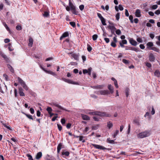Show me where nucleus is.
Returning <instances> with one entry per match:
<instances>
[{"label":"nucleus","instance_id":"1","mask_svg":"<svg viewBox=\"0 0 160 160\" xmlns=\"http://www.w3.org/2000/svg\"><path fill=\"white\" fill-rule=\"evenodd\" d=\"M89 114H92L93 115H96L99 116L100 117H111L112 115L110 113H108L105 112H89Z\"/></svg>","mask_w":160,"mask_h":160},{"label":"nucleus","instance_id":"2","mask_svg":"<svg viewBox=\"0 0 160 160\" xmlns=\"http://www.w3.org/2000/svg\"><path fill=\"white\" fill-rule=\"evenodd\" d=\"M151 134L150 131H145L143 132H140L137 135L138 138H142L149 136Z\"/></svg>","mask_w":160,"mask_h":160},{"label":"nucleus","instance_id":"3","mask_svg":"<svg viewBox=\"0 0 160 160\" xmlns=\"http://www.w3.org/2000/svg\"><path fill=\"white\" fill-rule=\"evenodd\" d=\"M69 6L72 10V13L74 14L77 15L78 12H77L75 7L71 2V0H69Z\"/></svg>","mask_w":160,"mask_h":160},{"label":"nucleus","instance_id":"4","mask_svg":"<svg viewBox=\"0 0 160 160\" xmlns=\"http://www.w3.org/2000/svg\"><path fill=\"white\" fill-rule=\"evenodd\" d=\"M110 24L111 25L108 26V28L110 29L112 34H114L116 36L115 34V32L116 31L117 29L114 26V24L113 23H110Z\"/></svg>","mask_w":160,"mask_h":160},{"label":"nucleus","instance_id":"5","mask_svg":"<svg viewBox=\"0 0 160 160\" xmlns=\"http://www.w3.org/2000/svg\"><path fill=\"white\" fill-rule=\"evenodd\" d=\"M91 145L96 149L102 150H110L109 148H107L103 146L100 145H99L96 144H91Z\"/></svg>","mask_w":160,"mask_h":160},{"label":"nucleus","instance_id":"6","mask_svg":"<svg viewBox=\"0 0 160 160\" xmlns=\"http://www.w3.org/2000/svg\"><path fill=\"white\" fill-rule=\"evenodd\" d=\"M0 55L7 62L10 61L9 58L3 52L0 50Z\"/></svg>","mask_w":160,"mask_h":160},{"label":"nucleus","instance_id":"7","mask_svg":"<svg viewBox=\"0 0 160 160\" xmlns=\"http://www.w3.org/2000/svg\"><path fill=\"white\" fill-rule=\"evenodd\" d=\"M130 43L133 46H136L138 44V42L133 38H131L129 40Z\"/></svg>","mask_w":160,"mask_h":160},{"label":"nucleus","instance_id":"8","mask_svg":"<svg viewBox=\"0 0 160 160\" xmlns=\"http://www.w3.org/2000/svg\"><path fill=\"white\" fill-rule=\"evenodd\" d=\"M69 54H71L72 56L76 60H78L79 59V54L73 53H69Z\"/></svg>","mask_w":160,"mask_h":160},{"label":"nucleus","instance_id":"9","mask_svg":"<svg viewBox=\"0 0 160 160\" xmlns=\"http://www.w3.org/2000/svg\"><path fill=\"white\" fill-rule=\"evenodd\" d=\"M62 80H63V81L65 82H67L68 83L72 84H75V82H74L73 81H72L69 79H67L64 78H62Z\"/></svg>","mask_w":160,"mask_h":160},{"label":"nucleus","instance_id":"10","mask_svg":"<svg viewBox=\"0 0 160 160\" xmlns=\"http://www.w3.org/2000/svg\"><path fill=\"white\" fill-rule=\"evenodd\" d=\"M104 86V85L91 86V87L94 89H102Z\"/></svg>","mask_w":160,"mask_h":160},{"label":"nucleus","instance_id":"11","mask_svg":"<svg viewBox=\"0 0 160 160\" xmlns=\"http://www.w3.org/2000/svg\"><path fill=\"white\" fill-rule=\"evenodd\" d=\"M100 94L102 95H106L109 94V92L107 90H101L99 92Z\"/></svg>","mask_w":160,"mask_h":160},{"label":"nucleus","instance_id":"12","mask_svg":"<svg viewBox=\"0 0 160 160\" xmlns=\"http://www.w3.org/2000/svg\"><path fill=\"white\" fill-rule=\"evenodd\" d=\"M42 156V154L41 152H39L37 154L36 156V158L37 159H40Z\"/></svg>","mask_w":160,"mask_h":160},{"label":"nucleus","instance_id":"13","mask_svg":"<svg viewBox=\"0 0 160 160\" xmlns=\"http://www.w3.org/2000/svg\"><path fill=\"white\" fill-rule=\"evenodd\" d=\"M81 117L83 120H88L90 119L89 117L87 115L82 114H81Z\"/></svg>","mask_w":160,"mask_h":160},{"label":"nucleus","instance_id":"14","mask_svg":"<svg viewBox=\"0 0 160 160\" xmlns=\"http://www.w3.org/2000/svg\"><path fill=\"white\" fill-rule=\"evenodd\" d=\"M155 57L152 53H150L149 56V60L151 62H153L155 60Z\"/></svg>","mask_w":160,"mask_h":160},{"label":"nucleus","instance_id":"15","mask_svg":"<svg viewBox=\"0 0 160 160\" xmlns=\"http://www.w3.org/2000/svg\"><path fill=\"white\" fill-rule=\"evenodd\" d=\"M135 15L137 17H140L141 16V12L140 10L137 9L135 12Z\"/></svg>","mask_w":160,"mask_h":160},{"label":"nucleus","instance_id":"16","mask_svg":"<svg viewBox=\"0 0 160 160\" xmlns=\"http://www.w3.org/2000/svg\"><path fill=\"white\" fill-rule=\"evenodd\" d=\"M53 104L54 106H56L57 107H58V108H59V109H61L65 110L66 111H68V110H67L66 109H65L64 108H63L61 106H60L58 104H57L56 103H53Z\"/></svg>","mask_w":160,"mask_h":160},{"label":"nucleus","instance_id":"17","mask_svg":"<svg viewBox=\"0 0 160 160\" xmlns=\"http://www.w3.org/2000/svg\"><path fill=\"white\" fill-rule=\"evenodd\" d=\"M18 82L20 83L22 86L25 83V82L20 77H18Z\"/></svg>","mask_w":160,"mask_h":160},{"label":"nucleus","instance_id":"18","mask_svg":"<svg viewBox=\"0 0 160 160\" xmlns=\"http://www.w3.org/2000/svg\"><path fill=\"white\" fill-rule=\"evenodd\" d=\"M108 88L110 91L111 93L112 94L113 92V87L111 85H108Z\"/></svg>","mask_w":160,"mask_h":160},{"label":"nucleus","instance_id":"19","mask_svg":"<svg viewBox=\"0 0 160 160\" xmlns=\"http://www.w3.org/2000/svg\"><path fill=\"white\" fill-rule=\"evenodd\" d=\"M130 48L131 50L135 51L136 52H138L140 51V49L138 48H136L133 47H131Z\"/></svg>","mask_w":160,"mask_h":160},{"label":"nucleus","instance_id":"20","mask_svg":"<svg viewBox=\"0 0 160 160\" xmlns=\"http://www.w3.org/2000/svg\"><path fill=\"white\" fill-rule=\"evenodd\" d=\"M47 160H56V159L53 157H50L48 155H47L46 156Z\"/></svg>","mask_w":160,"mask_h":160},{"label":"nucleus","instance_id":"21","mask_svg":"<svg viewBox=\"0 0 160 160\" xmlns=\"http://www.w3.org/2000/svg\"><path fill=\"white\" fill-rule=\"evenodd\" d=\"M29 43L28 44V46L32 47L33 43V40L32 38H30L29 40Z\"/></svg>","mask_w":160,"mask_h":160},{"label":"nucleus","instance_id":"22","mask_svg":"<svg viewBox=\"0 0 160 160\" xmlns=\"http://www.w3.org/2000/svg\"><path fill=\"white\" fill-rule=\"evenodd\" d=\"M62 146V144L61 143H60L58 145L57 147V152L59 153Z\"/></svg>","mask_w":160,"mask_h":160},{"label":"nucleus","instance_id":"23","mask_svg":"<svg viewBox=\"0 0 160 160\" xmlns=\"http://www.w3.org/2000/svg\"><path fill=\"white\" fill-rule=\"evenodd\" d=\"M68 32H64L62 35L60 37V39H61L62 38H65L67 37H68Z\"/></svg>","mask_w":160,"mask_h":160},{"label":"nucleus","instance_id":"24","mask_svg":"<svg viewBox=\"0 0 160 160\" xmlns=\"http://www.w3.org/2000/svg\"><path fill=\"white\" fill-rule=\"evenodd\" d=\"M149 49H151L153 50L156 52H159V49L155 47H152L150 48Z\"/></svg>","mask_w":160,"mask_h":160},{"label":"nucleus","instance_id":"25","mask_svg":"<svg viewBox=\"0 0 160 160\" xmlns=\"http://www.w3.org/2000/svg\"><path fill=\"white\" fill-rule=\"evenodd\" d=\"M7 66L8 68L10 71L12 72L13 73L14 72V70L12 67V66L9 64H8L7 65Z\"/></svg>","mask_w":160,"mask_h":160},{"label":"nucleus","instance_id":"26","mask_svg":"<svg viewBox=\"0 0 160 160\" xmlns=\"http://www.w3.org/2000/svg\"><path fill=\"white\" fill-rule=\"evenodd\" d=\"M154 74L158 77H160V72L158 70H156L154 72Z\"/></svg>","mask_w":160,"mask_h":160},{"label":"nucleus","instance_id":"27","mask_svg":"<svg viewBox=\"0 0 160 160\" xmlns=\"http://www.w3.org/2000/svg\"><path fill=\"white\" fill-rule=\"evenodd\" d=\"M70 153L69 152L66 151L64 152L63 151L62 152V155H65L66 156H68L69 155Z\"/></svg>","mask_w":160,"mask_h":160},{"label":"nucleus","instance_id":"28","mask_svg":"<svg viewBox=\"0 0 160 160\" xmlns=\"http://www.w3.org/2000/svg\"><path fill=\"white\" fill-rule=\"evenodd\" d=\"M129 88H126L125 90V93L126 97H128L129 95Z\"/></svg>","mask_w":160,"mask_h":160},{"label":"nucleus","instance_id":"29","mask_svg":"<svg viewBox=\"0 0 160 160\" xmlns=\"http://www.w3.org/2000/svg\"><path fill=\"white\" fill-rule=\"evenodd\" d=\"M101 22L103 25L105 26L106 25V20L105 19L103 18H102L100 19Z\"/></svg>","mask_w":160,"mask_h":160},{"label":"nucleus","instance_id":"30","mask_svg":"<svg viewBox=\"0 0 160 160\" xmlns=\"http://www.w3.org/2000/svg\"><path fill=\"white\" fill-rule=\"evenodd\" d=\"M144 117H148V119H150L151 118V116L149 112H147L145 115H144Z\"/></svg>","mask_w":160,"mask_h":160},{"label":"nucleus","instance_id":"31","mask_svg":"<svg viewBox=\"0 0 160 160\" xmlns=\"http://www.w3.org/2000/svg\"><path fill=\"white\" fill-rule=\"evenodd\" d=\"M118 133L119 130H116L115 132L114 133L113 135H112L113 138H115Z\"/></svg>","mask_w":160,"mask_h":160},{"label":"nucleus","instance_id":"32","mask_svg":"<svg viewBox=\"0 0 160 160\" xmlns=\"http://www.w3.org/2000/svg\"><path fill=\"white\" fill-rule=\"evenodd\" d=\"M113 126V124L111 122H109L107 124V127L109 129H110Z\"/></svg>","mask_w":160,"mask_h":160},{"label":"nucleus","instance_id":"33","mask_svg":"<svg viewBox=\"0 0 160 160\" xmlns=\"http://www.w3.org/2000/svg\"><path fill=\"white\" fill-rule=\"evenodd\" d=\"M107 142L111 143L113 144L114 142V141L113 140H111L109 138H108L107 140Z\"/></svg>","mask_w":160,"mask_h":160},{"label":"nucleus","instance_id":"34","mask_svg":"<svg viewBox=\"0 0 160 160\" xmlns=\"http://www.w3.org/2000/svg\"><path fill=\"white\" fill-rule=\"evenodd\" d=\"M23 113L29 119L33 120V118L32 117V116L31 115L25 113Z\"/></svg>","mask_w":160,"mask_h":160},{"label":"nucleus","instance_id":"35","mask_svg":"<svg viewBox=\"0 0 160 160\" xmlns=\"http://www.w3.org/2000/svg\"><path fill=\"white\" fill-rule=\"evenodd\" d=\"M98 37V36L97 34H94L92 36V39L93 41L96 40Z\"/></svg>","mask_w":160,"mask_h":160},{"label":"nucleus","instance_id":"36","mask_svg":"<svg viewBox=\"0 0 160 160\" xmlns=\"http://www.w3.org/2000/svg\"><path fill=\"white\" fill-rule=\"evenodd\" d=\"M99 127V125H95L94 126H93L92 127V130H96Z\"/></svg>","mask_w":160,"mask_h":160},{"label":"nucleus","instance_id":"37","mask_svg":"<svg viewBox=\"0 0 160 160\" xmlns=\"http://www.w3.org/2000/svg\"><path fill=\"white\" fill-rule=\"evenodd\" d=\"M46 110L48 112L49 114H50L51 112L52 111V109L50 107H48L47 108Z\"/></svg>","mask_w":160,"mask_h":160},{"label":"nucleus","instance_id":"38","mask_svg":"<svg viewBox=\"0 0 160 160\" xmlns=\"http://www.w3.org/2000/svg\"><path fill=\"white\" fill-rule=\"evenodd\" d=\"M147 45L149 47H152L153 46V44L152 42H148L147 44Z\"/></svg>","mask_w":160,"mask_h":160},{"label":"nucleus","instance_id":"39","mask_svg":"<svg viewBox=\"0 0 160 160\" xmlns=\"http://www.w3.org/2000/svg\"><path fill=\"white\" fill-rule=\"evenodd\" d=\"M70 24L73 27L75 28L76 27V23L73 22H69Z\"/></svg>","mask_w":160,"mask_h":160},{"label":"nucleus","instance_id":"40","mask_svg":"<svg viewBox=\"0 0 160 160\" xmlns=\"http://www.w3.org/2000/svg\"><path fill=\"white\" fill-rule=\"evenodd\" d=\"M3 76L5 78L6 81H9V79L8 78V77L7 75H6L5 74H3Z\"/></svg>","mask_w":160,"mask_h":160},{"label":"nucleus","instance_id":"41","mask_svg":"<svg viewBox=\"0 0 160 160\" xmlns=\"http://www.w3.org/2000/svg\"><path fill=\"white\" fill-rule=\"evenodd\" d=\"M115 32H116V34H117V35H120L121 34V31H120V29H116V31H115Z\"/></svg>","mask_w":160,"mask_h":160},{"label":"nucleus","instance_id":"42","mask_svg":"<svg viewBox=\"0 0 160 160\" xmlns=\"http://www.w3.org/2000/svg\"><path fill=\"white\" fill-rule=\"evenodd\" d=\"M122 62L126 64H128L129 63V61L125 59H123L122 60Z\"/></svg>","mask_w":160,"mask_h":160},{"label":"nucleus","instance_id":"43","mask_svg":"<svg viewBox=\"0 0 160 160\" xmlns=\"http://www.w3.org/2000/svg\"><path fill=\"white\" fill-rule=\"evenodd\" d=\"M116 18L117 21H118L120 18V13L118 12L116 15Z\"/></svg>","mask_w":160,"mask_h":160},{"label":"nucleus","instance_id":"44","mask_svg":"<svg viewBox=\"0 0 160 160\" xmlns=\"http://www.w3.org/2000/svg\"><path fill=\"white\" fill-rule=\"evenodd\" d=\"M27 156L28 157V159L29 160H33L32 158V156L29 154L27 155Z\"/></svg>","mask_w":160,"mask_h":160},{"label":"nucleus","instance_id":"45","mask_svg":"<svg viewBox=\"0 0 160 160\" xmlns=\"http://www.w3.org/2000/svg\"><path fill=\"white\" fill-rule=\"evenodd\" d=\"M3 125L7 129L10 130H12V128L11 127L8 126V125H6L4 123H3Z\"/></svg>","mask_w":160,"mask_h":160},{"label":"nucleus","instance_id":"46","mask_svg":"<svg viewBox=\"0 0 160 160\" xmlns=\"http://www.w3.org/2000/svg\"><path fill=\"white\" fill-rule=\"evenodd\" d=\"M129 19L130 20V22L131 23H132L133 22V17L132 15H130L129 16Z\"/></svg>","mask_w":160,"mask_h":160},{"label":"nucleus","instance_id":"47","mask_svg":"<svg viewBox=\"0 0 160 160\" xmlns=\"http://www.w3.org/2000/svg\"><path fill=\"white\" fill-rule=\"evenodd\" d=\"M16 29L18 30H20L22 29V26L20 25H17L16 27Z\"/></svg>","mask_w":160,"mask_h":160},{"label":"nucleus","instance_id":"48","mask_svg":"<svg viewBox=\"0 0 160 160\" xmlns=\"http://www.w3.org/2000/svg\"><path fill=\"white\" fill-rule=\"evenodd\" d=\"M49 15V13L47 12H45L43 14V16L46 17H47Z\"/></svg>","mask_w":160,"mask_h":160},{"label":"nucleus","instance_id":"49","mask_svg":"<svg viewBox=\"0 0 160 160\" xmlns=\"http://www.w3.org/2000/svg\"><path fill=\"white\" fill-rule=\"evenodd\" d=\"M87 50L89 52H91L92 50V48L89 45H88Z\"/></svg>","mask_w":160,"mask_h":160},{"label":"nucleus","instance_id":"50","mask_svg":"<svg viewBox=\"0 0 160 160\" xmlns=\"http://www.w3.org/2000/svg\"><path fill=\"white\" fill-rule=\"evenodd\" d=\"M3 25L4 26V27H5V28L8 31H9L10 30V29H9V28L8 27V26L7 25L6 23H3Z\"/></svg>","mask_w":160,"mask_h":160},{"label":"nucleus","instance_id":"51","mask_svg":"<svg viewBox=\"0 0 160 160\" xmlns=\"http://www.w3.org/2000/svg\"><path fill=\"white\" fill-rule=\"evenodd\" d=\"M23 88L26 90L27 91L28 90V88L27 86L26 85V83L22 86Z\"/></svg>","mask_w":160,"mask_h":160},{"label":"nucleus","instance_id":"52","mask_svg":"<svg viewBox=\"0 0 160 160\" xmlns=\"http://www.w3.org/2000/svg\"><path fill=\"white\" fill-rule=\"evenodd\" d=\"M116 42H112L111 43V45L113 47L115 48L116 47Z\"/></svg>","mask_w":160,"mask_h":160},{"label":"nucleus","instance_id":"53","mask_svg":"<svg viewBox=\"0 0 160 160\" xmlns=\"http://www.w3.org/2000/svg\"><path fill=\"white\" fill-rule=\"evenodd\" d=\"M92 70V68L91 67H90L89 68H88L89 71L88 72V75L89 76L91 75V72Z\"/></svg>","mask_w":160,"mask_h":160},{"label":"nucleus","instance_id":"54","mask_svg":"<svg viewBox=\"0 0 160 160\" xmlns=\"http://www.w3.org/2000/svg\"><path fill=\"white\" fill-rule=\"evenodd\" d=\"M84 8V6L83 5H81L79 6V9L81 11L83 10Z\"/></svg>","mask_w":160,"mask_h":160},{"label":"nucleus","instance_id":"55","mask_svg":"<svg viewBox=\"0 0 160 160\" xmlns=\"http://www.w3.org/2000/svg\"><path fill=\"white\" fill-rule=\"evenodd\" d=\"M137 41L140 43H142V39L140 38H138L137 39Z\"/></svg>","mask_w":160,"mask_h":160},{"label":"nucleus","instance_id":"56","mask_svg":"<svg viewBox=\"0 0 160 160\" xmlns=\"http://www.w3.org/2000/svg\"><path fill=\"white\" fill-rule=\"evenodd\" d=\"M88 70L86 69H83V73L84 74H86V73H88Z\"/></svg>","mask_w":160,"mask_h":160},{"label":"nucleus","instance_id":"57","mask_svg":"<svg viewBox=\"0 0 160 160\" xmlns=\"http://www.w3.org/2000/svg\"><path fill=\"white\" fill-rule=\"evenodd\" d=\"M155 113V110L154 108L153 107H152V111H151V114L152 115H154Z\"/></svg>","mask_w":160,"mask_h":160},{"label":"nucleus","instance_id":"58","mask_svg":"<svg viewBox=\"0 0 160 160\" xmlns=\"http://www.w3.org/2000/svg\"><path fill=\"white\" fill-rule=\"evenodd\" d=\"M83 137L82 136H80L79 137V141H82L83 142H85V140L83 139Z\"/></svg>","mask_w":160,"mask_h":160},{"label":"nucleus","instance_id":"59","mask_svg":"<svg viewBox=\"0 0 160 160\" xmlns=\"http://www.w3.org/2000/svg\"><path fill=\"white\" fill-rule=\"evenodd\" d=\"M61 122L62 125H63L65 123L66 121L64 118H62L61 121Z\"/></svg>","mask_w":160,"mask_h":160},{"label":"nucleus","instance_id":"60","mask_svg":"<svg viewBox=\"0 0 160 160\" xmlns=\"http://www.w3.org/2000/svg\"><path fill=\"white\" fill-rule=\"evenodd\" d=\"M158 7V5H153L152 7V8L153 9H156Z\"/></svg>","mask_w":160,"mask_h":160},{"label":"nucleus","instance_id":"61","mask_svg":"<svg viewBox=\"0 0 160 160\" xmlns=\"http://www.w3.org/2000/svg\"><path fill=\"white\" fill-rule=\"evenodd\" d=\"M118 8L120 11H122L123 10V8L121 4L119 5L118 6Z\"/></svg>","mask_w":160,"mask_h":160},{"label":"nucleus","instance_id":"62","mask_svg":"<svg viewBox=\"0 0 160 160\" xmlns=\"http://www.w3.org/2000/svg\"><path fill=\"white\" fill-rule=\"evenodd\" d=\"M97 15L98 17L100 18V19L103 18V17L102 16V15L100 13H97Z\"/></svg>","mask_w":160,"mask_h":160},{"label":"nucleus","instance_id":"63","mask_svg":"<svg viewBox=\"0 0 160 160\" xmlns=\"http://www.w3.org/2000/svg\"><path fill=\"white\" fill-rule=\"evenodd\" d=\"M57 126L58 130L60 131H61L62 130V126L60 125L59 124H57Z\"/></svg>","mask_w":160,"mask_h":160},{"label":"nucleus","instance_id":"64","mask_svg":"<svg viewBox=\"0 0 160 160\" xmlns=\"http://www.w3.org/2000/svg\"><path fill=\"white\" fill-rule=\"evenodd\" d=\"M146 65L147 67H148L149 68H150L152 66L151 64L149 62H147L146 63Z\"/></svg>","mask_w":160,"mask_h":160}]
</instances>
